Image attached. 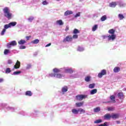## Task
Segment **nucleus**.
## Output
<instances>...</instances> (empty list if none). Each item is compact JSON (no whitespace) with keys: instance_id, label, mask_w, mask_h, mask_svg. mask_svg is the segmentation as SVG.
I'll return each mask as SVG.
<instances>
[{"instance_id":"1","label":"nucleus","mask_w":126,"mask_h":126,"mask_svg":"<svg viewBox=\"0 0 126 126\" xmlns=\"http://www.w3.org/2000/svg\"><path fill=\"white\" fill-rule=\"evenodd\" d=\"M3 12L5 17L8 19H11V17H12V14L10 13V10L8 7H5L3 9Z\"/></svg>"},{"instance_id":"2","label":"nucleus","mask_w":126,"mask_h":126,"mask_svg":"<svg viewBox=\"0 0 126 126\" xmlns=\"http://www.w3.org/2000/svg\"><path fill=\"white\" fill-rule=\"evenodd\" d=\"M87 95L78 94L76 95V100H78L79 101H82L83 99H85L87 98Z\"/></svg>"},{"instance_id":"3","label":"nucleus","mask_w":126,"mask_h":126,"mask_svg":"<svg viewBox=\"0 0 126 126\" xmlns=\"http://www.w3.org/2000/svg\"><path fill=\"white\" fill-rule=\"evenodd\" d=\"M72 36L71 35H67L63 40V43H66V42H72Z\"/></svg>"},{"instance_id":"4","label":"nucleus","mask_w":126,"mask_h":126,"mask_svg":"<svg viewBox=\"0 0 126 126\" xmlns=\"http://www.w3.org/2000/svg\"><path fill=\"white\" fill-rule=\"evenodd\" d=\"M106 74H107V71L105 69H102L101 72L98 74L97 76L99 78H102L103 76L106 75Z\"/></svg>"},{"instance_id":"5","label":"nucleus","mask_w":126,"mask_h":126,"mask_svg":"<svg viewBox=\"0 0 126 126\" xmlns=\"http://www.w3.org/2000/svg\"><path fill=\"white\" fill-rule=\"evenodd\" d=\"M17 45V43L15 40H13L11 41L10 43H8L7 45V47L8 49H10L11 48V46H16Z\"/></svg>"},{"instance_id":"6","label":"nucleus","mask_w":126,"mask_h":126,"mask_svg":"<svg viewBox=\"0 0 126 126\" xmlns=\"http://www.w3.org/2000/svg\"><path fill=\"white\" fill-rule=\"evenodd\" d=\"M108 41H114L115 39H116V35L115 34H112L111 35H108Z\"/></svg>"},{"instance_id":"7","label":"nucleus","mask_w":126,"mask_h":126,"mask_svg":"<svg viewBox=\"0 0 126 126\" xmlns=\"http://www.w3.org/2000/svg\"><path fill=\"white\" fill-rule=\"evenodd\" d=\"M20 62H19L18 60L16 63V64L14 66V68L15 69H18V68H20Z\"/></svg>"},{"instance_id":"8","label":"nucleus","mask_w":126,"mask_h":126,"mask_svg":"<svg viewBox=\"0 0 126 126\" xmlns=\"http://www.w3.org/2000/svg\"><path fill=\"white\" fill-rule=\"evenodd\" d=\"M104 120H110L112 118L110 114H106L104 116Z\"/></svg>"},{"instance_id":"9","label":"nucleus","mask_w":126,"mask_h":126,"mask_svg":"<svg viewBox=\"0 0 126 126\" xmlns=\"http://www.w3.org/2000/svg\"><path fill=\"white\" fill-rule=\"evenodd\" d=\"M83 104H84V101L80 102H77L75 103L76 107L79 108L80 107H82L83 106Z\"/></svg>"},{"instance_id":"10","label":"nucleus","mask_w":126,"mask_h":126,"mask_svg":"<svg viewBox=\"0 0 126 126\" xmlns=\"http://www.w3.org/2000/svg\"><path fill=\"white\" fill-rule=\"evenodd\" d=\"M68 90V88L67 87V86H64L62 89V92H63V93H65V92H67Z\"/></svg>"},{"instance_id":"11","label":"nucleus","mask_w":126,"mask_h":126,"mask_svg":"<svg viewBox=\"0 0 126 126\" xmlns=\"http://www.w3.org/2000/svg\"><path fill=\"white\" fill-rule=\"evenodd\" d=\"M120 117V114H112L111 115V118L112 119H119Z\"/></svg>"},{"instance_id":"12","label":"nucleus","mask_w":126,"mask_h":126,"mask_svg":"<svg viewBox=\"0 0 126 126\" xmlns=\"http://www.w3.org/2000/svg\"><path fill=\"white\" fill-rule=\"evenodd\" d=\"M117 5V2H111L109 3V6L110 7H116V6Z\"/></svg>"},{"instance_id":"13","label":"nucleus","mask_w":126,"mask_h":126,"mask_svg":"<svg viewBox=\"0 0 126 126\" xmlns=\"http://www.w3.org/2000/svg\"><path fill=\"white\" fill-rule=\"evenodd\" d=\"M25 95L26 96H29V97H31V96H32V92L30 91H27L25 93Z\"/></svg>"},{"instance_id":"14","label":"nucleus","mask_w":126,"mask_h":126,"mask_svg":"<svg viewBox=\"0 0 126 126\" xmlns=\"http://www.w3.org/2000/svg\"><path fill=\"white\" fill-rule=\"evenodd\" d=\"M73 13L72 11H69V10H67L65 13H64V16H67V15H70V14H72Z\"/></svg>"},{"instance_id":"15","label":"nucleus","mask_w":126,"mask_h":126,"mask_svg":"<svg viewBox=\"0 0 126 126\" xmlns=\"http://www.w3.org/2000/svg\"><path fill=\"white\" fill-rule=\"evenodd\" d=\"M65 72L66 73H73V70H72V69H65Z\"/></svg>"},{"instance_id":"16","label":"nucleus","mask_w":126,"mask_h":126,"mask_svg":"<svg viewBox=\"0 0 126 126\" xmlns=\"http://www.w3.org/2000/svg\"><path fill=\"white\" fill-rule=\"evenodd\" d=\"M91 80V76H87L85 78V81H86V82H89Z\"/></svg>"},{"instance_id":"17","label":"nucleus","mask_w":126,"mask_h":126,"mask_svg":"<svg viewBox=\"0 0 126 126\" xmlns=\"http://www.w3.org/2000/svg\"><path fill=\"white\" fill-rule=\"evenodd\" d=\"M121 68L120 67H115L113 69L114 72L115 73L119 72Z\"/></svg>"},{"instance_id":"18","label":"nucleus","mask_w":126,"mask_h":126,"mask_svg":"<svg viewBox=\"0 0 126 126\" xmlns=\"http://www.w3.org/2000/svg\"><path fill=\"white\" fill-rule=\"evenodd\" d=\"M56 24L58 25H63V20H59L56 21Z\"/></svg>"},{"instance_id":"19","label":"nucleus","mask_w":126,"mask_h":126,"mask_svg":"<svg viewBox=\"0 0 126 126\" xmlns=\"http://www.w3.org/2000/svg\"><path fill=\"white\" fill-rule=\"evenodd\" d=\"M98 29V25H94L92 28V31L95 32Z\"/></svg>"},{"instance_id":"20","label":"nucleus","mask_w":126,"mask_h":126,"mask_svg":"<svg viewBox=\"0 0 126 126\" xmlns=\"http://www.w3.org/2000/svg\"><path fill=\"white\" fill-rule=\"evenodd\" d=\"M115 30L114 29H110L108 31V33L111 35H115Z\"/></svg>"},{"instance_id":"21","label":"nucleus","mask_w":126,"mask_h":126,"mask_svg":"<svg viewBox=\"0 0 126 126\" xmlns=\"http://www.w3.org/2000/svg\"><path fill=\"white\" fill-rule=\"evenodd\" d=\"M53 71L54 73H59V72H61V70H60V69H58V68H55L53 69Z\"/></svg>"},{"instance_id":"22","label":"nucleus","mask_w":126,"mask_h":126,"mask_svg":"<svg viewBox=\"0 0 126 126\" xmlns=\"http://www.w3.org/2000/svg\"><path fill=\"white\" fill-rule=\"evenodd\" d=\"M90 93L91 95H94V94H96V93H97V89H94L92 90L91 91Z\"/></svg>"},{"instance_id":"23","label":"nucleus","mask_w":126,"mask_h":126,"mask_svg":"<svg viewBox=\"0 0 126 126\" xmlns=\"http://www.w3.org/2000/svg\"><path fill=\"white\" fill-rule=\"evenodd\" d=\"M40 42V40L38 39H34V40L32 41L31 43L32 44H38Z\"/></svg>"},{"instance_id":"24","label":"nucleus","mask_w":126,"mask_h":126,"mask_svg":"<svg viewBox=\"0 0 126 126\" xmlns=\"http://www.w3.org/2000/svg\"><path fill=\"white\" fill-rule=\"evenodd\" d=\"M78 113H80V114H85V110L82 108H80L78 109Z\"/></svg>"},{"instance_id":"25","label":"nucleus","mask_w":126,"mask_h":126,"mask_svg":"<svg viewBox=\"0 0 126 126\" xmlns=\"http://www.w3.org/2000/svg\"><path fill=\"white\" fill-rule=\"evenodd\" d=\"M72 113L74 114L75 115H77L78 114V109L77 110L76 109H72Z\"/></svg>"},{"instance_id":"26","label":"nucleus","mask_w":126,"mask_h":126,"mask_svg":"<svg viewBox=\"0 0 126 126\" xmlns=\"http://www.w3.org/2000/svg\"><path fill=\"white\" fill-rule=\"evenodd\" d=\"M10 27H14L15 26V25H16V24H17V23H16V22H10V23H9Z\"/></svg>"},{"instance_id":"27","label":"nucleus","mask_w":126,"mask_h":126,"mask_svg":"<svg viewBox=\"0 0 126 126\" xmlns=\"http://www.w3.org/2000/svg\"><path fill=\"white\" fill-rule=\"evenodd\" d=\"M94 113H98V112H100V111H101V109L100 108V107H97L95 108H94Z\"/></svg>"},{"instance_id":"28","label":"nucleus","mask_w":126,"mask_h":126,"mask_svg":"<svg viewBox=\"0 0 126 126\" xmlns=\"http://www.w3.org/2000/svg\"><path fill=\"white\" fill-rule=\"evenodd\" d=\"M25 43H26V41L22 39L18 41V44L20 45H24V44H25Z\"/></svg>"},{"instance_id":"29","label":"nucleus","mask_w":126,"mask_h":126,"mask_svg":"<svg viewBox=\"0 0 126 126\" xmlns=\"http://www.w3.org/2000/svg\"><path fill=\"white\" fill-rule=\"evenodd\" d=\"M110 99L113 103H116V98L115 97V96L111 95L110 96Z\"/></svg>"},{"instance_id":"30","label":"nucleus","mask_w":126,"mask_h":126,"mask_svg":"<svg viewBox=\"0 0 126 126\" xmlns=\"http://www.w3.org/2000/svg\"><path fill=\"white\" fill-rule=\"evenodd\" d=\"M118 17H119L120 20H123V19H124V18H125L124 15L122 14H119L118 15Z\"/></svg>"},{"instance_id":"31","label":"nucleus","mask_w":126,"mask_h":126,"mask_svg":"<svg viewBox=\"0 0 126 126\" xmlns=\"http://www.w3.org/2000/svg\"><path fill=\"white\" fill-rule=\"evenodd\" d=\"M106 19H107L106 15H103L100 18L101 21H105V20H106Z\"/></svg>"},{"instance_id":"32","label":"nucleus","mask_w":126,"mask_h":126,"mask_svg":"<svg viewBox=\"0 0 126 126\" xmlns=\"http://www.w3.org/2000/svg\"><path fill=\"white\" fill-rule=\"evenodd\" d=\"M118 96L120 99H122L124 97V94L122 92L118 93Z\"/></svg>"},{"instance_id":"33","label":"nucleus","mask_w":126,"mask_h":126,"mask_svg":"<svg viewBox=\"0 0 126 126\" xmlns=\"http://www.w3.org/2000/svg\"><path fill=\"white\" fill-rule=\"evenodd\" d=\"M78 33H80V32L77 30V29H75L74 30H73V34H78Z\"/></svg>"},{"instance_id":"34","label":"nucleus","mask_w":126,"mask_h":126,"mask_svg":"<svg viewBox=\"0 0 126 126\" xmlns=\"http://www.w3.org/2000/svg\"><path fill=\"white\" fill-rule=\"evenodd\" d=\"M55 77H57V78H62L63 75L60 73H56Z\"/></svg>"},{"instance_id":"35","label":"nucleus","mask_w":126,"mask_h":126,"mask_svg":"<svg viewBox=\"0 0 126 126\" xmlns=\"http://www.w3.org/2000/svg\"><path fill=\"white\" fill-rule=\"evenodd\" d=\"M10 27H10V25H9V24H6L4 26V29L6 30V29H8V28H10Z\"/></svg>"},{"instance_id":"36","label":"nucleus","mask_w":126,"mask_h":126,"mask_svg":"<svg viewBox=\"0 0 126 126\" xmlns=\"http://www.w3.org/2000/svg\"><path fill=\"white\" fill-rule=\"evenodd\" d=\"M95 87V84H91L89 85V88L91 89H93Z\"/></svg>"},{"instance_id":"37","label":"nucleus","mask_w":126,"mask_h":126,"mask_svg":"<svg viewBox=\"0 0 126 126\" xmlns=\"http://www.w3.org/2000/svg\"><path fill=\"white\" fill-rule=\"evenodd\" d=\"M20 73H21V71H14L13 73V74L14 75H17V74H20Z\"/></svg>"},{"instance_id":"38","label":"nucleus","mask_w":126,"mask_h":126,"mask_svg":"<svg viewBox=\"0 0 126 126\" xmlns=\"http://www.w3.org/2000/svg\"><path fill=\"white\" fill-rule=\"evenodd\" d=\"M11 72V70H10V68H7L5 70V73H10Z\"/></svg>"},{"instance_id":"39","label":"nucleus","mask_w":126,"mask_h":126,"mask_svg":"<svg viewBox=\"0 0 126 126\" xmlns=\"http://www.w3.org/2000/svg\"><path fill=\"white\" fill-rule=\"evenodd\" d=\"M102 123V120L101 119L97 120L94 122V124H100Z\"/></svg>"},{"instance_id":"40","label":"nucleus","mask_w":126,"mask_h":126,"mask_svg":"<svg viewBox=\"0 0 126 126\" xmlns=\"http://www.w3.org/2000/svg\"><path fill=\"white\" fill-rule=\"evenodd\" d=\"M77 51L79 52H83V51H84V48L81 47H78Z\"/></svg>"},{"instance_id":"41","label":"nucleus","mask_w":126,"mask_h":126,"mask_svg":"<svg viewBox=\"0 0 126 126\" xmlns=\"http://www.w3.org/2000/svg\"><path fill=\"white\" fill-rule=\"evenodd\" d=\"M9 53H10L9 52V50L8 49H5L4 51V55H7V54H9Z\"/></svg>"},{"instance_id":"42","label":"nucleus","mask_w":126,"mask_h":126,"mask_svg":"<svg viewBox=\"0 0 126 126\" xmlns=\"http://www.w3.org/2000/svg\"><path fill=\"white\" fill-rule=\"evenodd\" d=\"M107 110H108V111H114L115 107H108Z\"/></svg>"},{"instance_id":"43","label":"nucleus","mask_w":126,"mask_h":126,"mask_svg":"<svg viewBox=\"0 0 126 126\" xmlns=\"http://www.w3.org/2000/svg\"><path fill=\"white\" fill-rule=\"evenodd\" d=\"M72 38V40H73V39H77V38H78V35L75 34L73 35Z\"/></svg>"},{"instance_id":"44","label":"nucleus","mask_w":126,"mask_h":126,"mask_svg":"<svg viewBox=\"0 0 126 126\" xmlns=\"http://www.w3.org/2000/svg\"><path fill=\"white\" fill-rule=\"evenodd\" d=\"M49 76L50 77H56V73H51L49 74Z\"/></svg>"},{"instance_id":"45","label":"nucleus","mask_w":126,"mask_h":126,"mask_svg":"<svg viewBox=\"0 0 126 126\" xmlns=\"http://www.w3.org/2000/svg\"><path fill=\"white\" fill-rule=\"evenodd\" d=\"M5 31H6V30L5 29H3V30L2 31V32H1V36H3V35H4V33H5Z\"/></svg>"},{"instance_id":"46","label":"nucleus","mask_w":126,"mask_h":126,"mask_svg":"<svg viewBox=\"0 0 126 126\" xmlns=\"http://www.w3.org/2000/svg\"><path fill=\"white\" fill-rule=\"evenodd\" d=\"M32 66V65H31V64H28L27 65V69H30V68H31Z\"/></svg>"},{"instance_id":"47","label":"nucleus","mask_w":126,"mask_h":126,"mask_svg":"<svg viewBox=\"0 0 126 126\" xmlns=\"http://www.w3.org/2000/svg\"><path fill=\"white\" fill-rule=\"evenodd\" d=\"M34 19V18L33 17H30L29 19H28V20L31 22L32 21V20H33Z\"/></svg>"},{"instance_id":"48","label":"nucleus","mask_w":126,"mask_h":126,"mask_svg":"<svg viewBox=\"0 0 126 126\" xmlns=\"http://www.w3.org/2000/svg\"><path fill=\"white\" fill-rule=\"evenodd\" d=\"M107 124H108V123L105 122L103 124H101V125H99V126H108L107 125Z\"/></svg>"},{"instance_id":"49","label":"nucleus","mask_w":126,"mask_h":126,"mask_svg":"<svg viewBox=\"0 0 126 126\" xmlns=\"http://www.w3.org/2000/svg\"><path fill=\"white\" fill-rule=\"evenodd\" d=\"M42 4H43V5H47V4H48V2H47L46 0L43 1L42 2Z\"/></svg>"},{"instance_id":"50","label":"nucleus","mask_w":126,"mask_h":126,"mask_svg":"<svg viewBox=\"0 0 126 126\" xmlns=\"http://www.w3.org/2000/svg\"><path fill=\"white\" fill-rule=\"evenodd\" d=\"M26 46H21L20 47V49L21 50H23V49H26Z\"/></svg>"},{"instance_id":"51","label":"nucleus","mask_w":126,"mask_h":126,"mask_svg":"<svg viewBox=\"0 0 126 126\" xmlns=\"http://www.w3.org/2000/svg\"><path fill=\"white\" fill-rule=\"evenodd\" d=\"M79 16H80V12L77 13V14L75 15L74 17L76 18V17H79Z\"/></svg>"},{"instance_id":"52","label":"nucleus","mask_w":126,"mask_h":126,"mask_svg":"<svg viewBox=\"0 0 126 126\" xmlns=\"http://www.w3.org/2000/svg\"><path fill=\"white\" fill-rule=\"evenodd\" d=\"M69 30V28L68 26L66 27V28L65 29V31L67 32Z\"/></svg>"},{"instance_id":"53","label":"nucleus","mask_w":126,"mask_h":126,"mask_svg":"<svg viewBox=\"0 0 126 126\" xmlns=\"http://www.w3.org/2000/svg\"><path fill=\"white\" fill-rule=\"evenodd\" d=\"M8 64H11L12 63V61L11 60H8Z\"/></svg>"},{"instance_id":"54","label":"nucleus","mask_w":126,"mask_h":126,"mask_svg":"<svg viewBox=\"0 0 126 126\" xmlns=\"http://www.w3.org/2000/svg\"><path fill=\"white\" fill-rule=\"evenodd\" d=\"M30 38H31V35L28 36H26V39L27 40H29L30 39Z\"/></svg>"},{"instance_id":"55","label":"nucleus","mask_w":126,"mask_h":126,"mask_svg":"<svg viewBox=\"0 0 126 126\" xmlns=\"http://www.w3.org/2000/svg\"><path fill=\"white\" fill-rule=\"evenodd\" d=\"M103 39H106V38H108V36L102 35V36Z\"/></svg>"},{"instance_id":"56","label":"nucleus","mask_w":126,"mask_h":126,"mask_svg":"<svg viewBox=\"0 0 126 126\" xmlns=\"http://www.w3.org/2000/svg\"><path fill=\"white\" fill-rule=\"evenodd\" d=\"M51 43H50L47 44V45L45 46V47H50V46H51Z\"/></svg>"},{"instance_id":"57","label":"nucleus","mask_w":126,"mask_h":126,"mask_svg":"<svg viewBox=\"0 0 126 126\" xmlns=\"http://www.w3.org/2000/svg\"><path fill=\"white\" fill-rule=\"evenodd\" d=\"M1 82H3V79L0 78V83H1Z\"/></svg>"},{"instance_id":"58","label":"nucleus","mask_w":126,"mask_h":126,"mask_svg":"<svg viewBox=\"0 0 126 126\" xmlns=\"http://www.w3.org/2000/svg\"><path fill=\"white\" fill-rule=\"evenodd\" d=\"M116 123H117V124H118L121 123V122L119 121H116Z\"/></svg>"},{"instance_id":"59","label":"nucleus","mask_w":126,"mask_h":126,"mask_svg":"<svg viewBox=\"0 0 126 126\" xmlns=\"http://www.w3.org/2000/svg\"><path fill=\"white\" fill-rule=\"evenodd\" d=\"M106 103H111V101H106Z\"/></svg>"}]
</instances>
